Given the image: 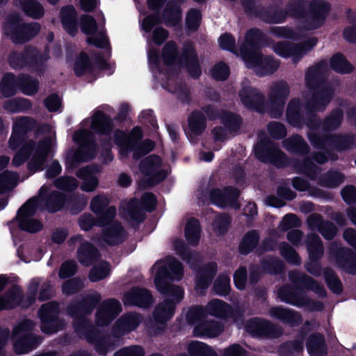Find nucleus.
I'll return each instance as SVG.
<instances>
[{
    "label": "nucleus",
    "mask_w": 356,
    "mask_h": 356,
    "mask_svg": "<svg viewBox=\"0 0 356 356\" xmlns=\"http://www.w3.org/2000/svg\"><path fill=\"white\" fill-rule=\"evenodd\" d=\"M33 325L31 321L24 320L14 329L13 338L14 348L17 353H26L35 348L40 342V339L31 334Z\"/></svg>",
    "instance_id": "423d86ee"
},
{
    "label": "nucleus",
    "mask_w": 356,
    "mask_h": 356,
    "mask_svg": "<svg viewBox=\"0 0 356 356\" xmlns=\"http://www.w3.org/2000/svg\"><path fill=\"white\" fill-rule=\"evenodd\" d=\"M307 249L309 257L312 259H316L323 254V247L318 236L314 234L308 236Z\"/></svg>",
    "instance_id": "a19ab883"
},
{
    "label": "nucleus",
    "mask_w": 356,
    "mask_h": 356,
    "mask_svg": "<svg viewBox=\"0 0 356 356\" xmlns=\"http://www.w3.org/2000/svg\"><path fill=\"white\" fill-rule=\"evenodd\" d=\"M216 272V265L213 264L200 272L195 282V289L197 292L202 293L204 289L208 287Z\"/></svg>",
    "instance_id": "cd10ccee"
},
{
    "label": "nucleus",
    "mask_w": 356,
    "mask_h": 356,
    "mask_svg": "<svg viewBox=\"0 0 356 356\" xmlns=\"http://www.w3.org/2000/svg\"><path fill=\"white\" fill-rule=\"evenodd\" d=\"M18 220L21 229L31 233L38 232L42 228V225L39 220L30 217L18 218Z\"/></svg>",
    "instance_id": "de8ad7c7"
},
{
    "label": "nucleus",
    "mask_w": 356,
    "mask_h": 356,
    "mask_svg": "<svg viewBox=\"0 0 356 356\" xmlns=\"http://www.w3.org/2000/svg\"><path fill=\"white\" fill-rule=\"evenodd\" d=\"M284 146L290 152H305L307 149V145L300 136H294L285 140Z\"/></svg>",
    "instance_id": "8fccbe9b"
},
{
    "label": "nucleus",
    "mask_w": 356,
    "mask_h": 356,
    "mask_svg": "<svg viewBox=\"0 0 356 356\" xmlns=\"http://www.w3.org/2000/svg\"><path fill=\"white\" fill-rule=\"evenodd\" d=\"M152 301L149 292L143 289H132L127 292L123 298V302L126 305H136L147 307Z\"/></svg>",
    "instance_id": "a211bd4d"
},
{
    "label": "nucleus",
    "mask_w": 356,
    "mask_h": 356,
    "mask_svg": "<svg viewBox=\"0 0 356 356\" xmlns=\"http://www.w3.org/2000/svg\"><path fill=\"white\" fill-rule=\"evenodd\" d=\"M230 219L227 215L218 216L212 224V227L216 234H223L227 232Z\"/></svg>",
    "instance_id": "864d4df0"
},
{
    "label": "nucleus",
    "mask_w": 356,
    "mask_h": 356,
    "mask_svg": "<svg viewBox=\"0 0 356 356\" xmlns=\"http://www.w3.org/2000/svg\"><path fill=\"white\" fill-rule=\"evenodd\" d=\"M228 309V305L220 300L211 301L207 307V312L211 315L216 316H224Z\"/></svg>",
    "instance_id": "09e8293b"
},
{
    "label": "nucleus",
    "mask_w": 356,
    "mask_h": 356,
    "mask_svg": "<svg viewBox=\"0 0 356 356\" xmlns=\"http://www.w3.org/2000/svg\"><path fill=\"white\" fill-rule=\"evenodd\" d=\"M57 188L64 191H72L77 188L78 183L75 178L65 177L57 179L55 181Z\"/></svg>",
    "instance_id": "0e129e2a"
},
{
    "label": "nucleus",
    "mask_w": 356,
    "mask_h": 356,
    "mask_svg": "<svg viewBox=\"0 0 356 356\" xmlns=\"http://www.w3.org/2000/svg\"><path fill=\"white\" fill-rule=\"evenodd\" d=\"M92 127L99 133H106L111 128V120L102 113L98 112L92 117Z\"/></svg>",
    "instance_id": "79ce46f5"
},
{
    "label": "nucleus",
    "mask_w": 356,
    "mask_h": 356,
    "mask_svg": "<svg viewBox=\"0 0 356 356\" xmlns=\"http://www.w3.org/2000/svg\"><path fill=\"white\" fill-rule=\"evenodd\" d=\"M175 305L168 300L160 303L155 309L154 318L156 321L163 323L169 320L174 314Z\"/></svg>",
    "instance_id": "c756f323"
},
{
    "label": "nucleus",
    "mask_w": 356,
    "mask_h": 356,
    "mask_svg": "<svg viewBox=\"0 0 356 356\" xmlns=\"http://www.w3.org/2000/svg\"><path fill=\"white\" fill-rule=\"evenodd\" d=\"M19 86L22 91L28 95H33L38 91V82L35 80H30L29 77L22 76L19 78Z\"/></svg>",
    "instance_id": "603ef678"
},
{
    "label": "nucleus",
    "mask_w": 356,
    "mask_h": 356,
    "mask_svg": "<svg viewBox=\"0 0 356 356\" xmlns=\"http://www.w3.org/2000/svg\"><path fill=\"white\" fill-rule=\"evenodd\" d=\"M229 277L226 275L220 276L214 283V289L216 293L219 295L227 294L229 289Z\"/></svg>",
    "instance_id": "4d7b16f0"
},
{
    "label": "nucleus",
    "mask_w": 356,
    "mask_h": 356,
    "mask_svg": "<svg viewBox=\"0 0 356 356\" xmlns=\"http://www.w3.org/2000/svg\"><path fill=\"white\" fill-rule=\"evenodd\" d=\"M31 106L29 100L26 99H13L5 104V108L10 112H16L18 111L26 109Z\"/></svg>",
    "instance_id": "6e6d98bb"
},
{
    "label": "nucleus",
    "mask_w": 356,
    "mask_h": 356,
    "mask_svg": "<svg viewBox=\"0 0 356 356\" xmlns=\"http://www.w3.org/2000/svg\"><path fill=\"white\" fill-rule=\"evenodd\" d=\"M239 96L242 104L245 107L261 111L264 97L257 89L245 85L240 91Z\"/></svg>",
    "instance_id": "dca6fc26"
},
{
    "label": "nucleus",
    "mask_w": 356,
    "mask_h": 356,
    "mask_svg": "<svg viewBox=\"0 0 356 356\" xmlns=\"http://www.w3.org/2000/svg\"><path fill=\"white\" fill-rule=\"evenodd\" d=\"M18 176L11 172H6L0 175V193L13 188L17 182Z\"/></svg>",
    "instance_id": "3c124183"
},
{
    "label": "nucleus",
    "mask_w": 356,
    "mask_h": 356,
    "mask_svg": "<svg viewBox=\"0 0 356 356\" xmlns=\"http://www.w3.org/2000/svg\"><path fill=\"white\" fill-rule=\"evenodd\" d=\"M47 191V187L44 186H42L40 189L39 197L29 200L21 207L17 214V218H21L23 217L28 218L33 215L36 211L38 206L40 205L42 201V198L43 193H46Z\"/></svg>",
    "instance_id": "5701e85b"
},
{
    "label": "nucleus",
    "mask_w": 356,
    "mask_h": 356,
    "mask_svg": "<svg viewBox=\"0 0 356 356\" xmlns=\"http://www.w3.org/2000/svg\"><path fill=\"white\" fill-rule=\"evenodd\" d=\"M175 305L168 300L160 303L155 309L154 318L156 321L163 323L169 320L174 314Z\"/></svg>",
    "instance_id": "c85d7f7f"
},
{
    "label": "nucleus",
    "mask_w": 356,
    "mask_h": 356,
    "mask_svg": "<svg viewBox=\"0 0 356 356\" xmlns=\"http://www.w3.org/2000/svg\"><path fill=\"white\" fill-rule=\"evenodd\" d=\"M116 209L110 207L106 211L103 218L98 222L99 225H106L103 232L104 241L109 245H116L123 241L125 233L121 225L116 222L110 223L111 220L115 216Z\"/></svg>",
    "instance_id": "6e6552de"
},
{
    "label": "nucleus",
    "mask_w": 356,
    "mask_h": 356,
    "mask_svg": "<svg viewBox=\"0 0 356 356\" xmlns=\"http://www.w3.org/2000/svg\"><path fill=\"white\" fill-rule=\"evenodd\" d=\"M141 322V317L137 314L123 316L115 325V332L123 334L136 329Z\"/></svg>",
    "instance_id": "4be33fe9"
},
{
    "label": "nucleus",
    "mask_w": 356,
    "mask_h": 356,
    "mask_svg": "<svg viewBox=\"0 0 356 356\" xmlns=\"http://www.w3.org/2000/svg\"><path fill=\"white\" fill-rule=\"evenodd\" d=\"M261 32L259 30L250 31L246 35V42L241 47V54L247 67L252 69L260 76L273 73L279 67V63L270 57H265L258 51L248 53V47H252L259 40Z\"/></svg>",
    "instance_id": "7ed1b4c3"
},
{
    "label": "nucleus",
    "mask_w": 356,
    "mask_h": 356,
    "mask_svg": "<svg viewBox=\"0 0 356 356\" xmlns=\"http://www.w3.org/2000/svg\"><path fill=\"white\" fill-rule=\"evenodd\" d=\"M161 161L159 157L151 155L140 163V170L147 176L150 177V184H154L167 175V171L161 169Z\"/></svg>",
    "instance_id": "f8f14e48"
},
{
    "label": "nucleus",
    "mask_w": 356,
    "mask_h": 356,
    "mask_svg": "<svg viewBox=\"0 0 356 356\" xmlns=\"http://www.w3.org/2000/svg\"><path fill=\"white\" fill-rule=\"evenodd\" d=\"M109 273V264L106 261H101L91 269L89 279L92 282H97L107 277Z\"/></svg>",
    "instance_id": "ea45409f"
},
{
    "label": "nucleus",
    "mask_w": 356,
    "mask_h": 356,
    "mask_svg": "<svg viewBox=\"0 0 356 356\" xmlns=\"http://www.w3.org/2000/svg\"><path fill=\"white\" fill-rule=\"evenodd\" d=\"M97 171L98 168L96 167H86L80 169L77 172V177L83 180V184L81 186L83 191L92 192L96 189L98 185V180L95 177V173Z\"/></svg>",
    "instance_id": "412c9836"
},
{
    "label": "nucleus",
    "mask_w": 356,
    "mask_h": 356,
    "mask_svg": "<svg viewBox=\"0 0 356 356\" xmlns=\"http://www.w3.org/2000/svg\"><path fill=\"white\" fill-rule=\"evenodd\" d=\"M316 44L315 38H311L305 43L299 45H293L289 42H277L274 45L273 50L279 56L284 58L291 57L293 62L296 63Z\"/></svg>",
    "instance_id": "1a4fd4ad"
},
{
    "label": "nucleus",
    "mask_w": 356,
    "mask_h": 356,
    "mask_svg": "<svg viewBox=\"0 0 356 356\" xmlns=\"http://www.w3.org/2000/svg\"><path fill=\"white\" fill-rule=\"evenodd\" d=\"M26 15L33 18L43 15L44 10L42 6L33 0H19Z\"/></svg>",
    "instance_id": "4c0bfd02"
},
{
    "label": "nucleus",
    "mask_w": 356,
    "mask_h": 356,
    "mask_svg": "<svg viewBox=\"0 0 356 356\" xmlns=\"http://www.w3.org/2000/svg\"><path fill=\"white\" fill-rule=\"evenodd\" d=\"M330 10V4L323 0L312 1L310 3V15L307 19V29H314L323 25Z\"/></svg>",
    "instance_id": "ddd939ff"
},
{
    "label": "nucleus",
    "mask_w": 356,
    "mask_h": 356,
    "mask_svg": "<svg viewBox=\"0 0 356 356\" xmlns=\"http://www.w3.org/2000/svg\"><path fill=\"white\" fill-rule=\"evenodd\" d=\"M90 134L86 130H81L74 133L73 139L78 144L81 145L80 148L72 156L68 157V162L85 161L93 157V149L91 144H88Z\"/></svg>",
    "instance_id": "9b49d317"
},
{
    "label": "nucleus",
    "mask_w": 356,
    "mask_h": 356,
    "mask_svg": "<svg viewBox=\"0 0 356 356\" xmlns=\"http://www.w3.org/2000/svg\"><path fill=\"white\" fill-rule=\"evenodd\" d=\"M17 16H14L8 19L4 25L6 33L10 36L14 42H25L35 35L40 30V26L37 23L20 26L17 24Z\"/></svg>",
    "instance_id": "0eeeda50"
},
{
    "label": "nucleus",
    "mask_w": 356,
    "mask_h": 356,
    "mask_svg": "<svg viewBox=\"0 0 356 356\" xmlns=\"http://www.w3.org/2000/svg\"><path fill=\"white\" fill-rule=\"evenodd\" d=\"M177 52L176 45L174 42H168L163 48L162 57L166 65L174 63L177 59Z\"/></svg>",
    "instance_id": "5fc2aeb1"
},
{
    "label": "nucleus",
    "mask_w": 356,
    "mask_h": 356,
    "mask_svg": "<svg viewBox=\"0 0 356 356\" xmlns=\"http://www.w3.org/2000/svg\"><path fill=\"white\" fill-rule=\"evenodd\" d=\"M229 74V67L223 63H218L211 70V75L216 80H225L228 77Z\"/></svg>",
    "instance_id": "338daca9"
},
{
    "label": "nucleus",
    "mask_w": 356,
    "mask_h": 356,
    "mask_svg": "<svg viewBox=\"0 0 356 356\" xmlns=\"http://www.w3.org/2000/svg\"><path fill=\"white\" fill-rule=\"evenodd\" d=\"M298 284L300 286L307 287L311 289L313 291H315L316 293L319 294H322L323 293V289L322 287L315 282L312 278L307 277L300 275L298 280Z\"/></svg>",
    "instance_id": "69168bd1"
},
{
    "label": "nucleus",
    "mask_w": 356,
    "mask_h": 356,
    "mask_svg": "<svg viewBox=\"0 0 356 356\" xmlns=\"http://www.w3.org/2000/svg\"><path fill=\"white\" fill-rule=\"evenodd\" d=\"M258 234L252 231L248 232L243 238L240 245L239 250L241 253L247 254L250 252L256 246L258 243Z\"/></svg>",
    "instance_id": "c03bdc74"
},
{
    "label": "nucleus",
    "mask_w": 356,
    "mask_h": 356,
    "mask_svg": "<svg viewBox=\"0 0 356 356\" xmlns=\"http://www.w3.org/2000/svg\"><path fill=\"white\" fill-rule=\"evenodd\" d=\"M289 94V86L283 81L274 83L270 90L268 99L269 103L271 106H276L278 110H280L284 101ZM270 114L276 118L280 115V111L277 112L270 111Z\"/></svg>",
    "instance_id": "4468645a"
},
{
    "label": "nucleus",
    "mask_w": 356,
    "mask_h": 356,
    "mask_svg": "<svg viewBox=\"0 0 356 356\" xmlns=\"http://www.w3.org/2000/svg\"><path fill=\"white\" fill-rule=\"evenodd\" d=\"M33 122L27 118L17 120L13 125V131L9 140L10 149H15L22 143L23 134L32 128Z\"/></svg>",
    "instance_id": "aec40b11"
},
{
    "label": "nucleus",
    "mask_w": 356,
    "mask_h": 356,
    "mask_svg": "<svg viewBox=\"0 0 356 356\" xmlns=\"http://www.w3.org/2000/svg\"><path fill=\"white\" fill-rule=\"evenodd\" d=\"M97 255V250L87 242L83 243L78 250L79 261L85 266H88Z\"/></svg>",
    "instance_id": "c9c22d12"
},
{
    "label": "nucleus",
    "mask_w": 356,
    "mask_h": 356,
    "mask_svg": "<svg viewBox=\"0 0 356 356\" xmlns=\"http://www.w3.org/2000/svg\"><path fill=\"white\" fill-rule=\"evenodd\" d=\"M6 284V278L0 276V292ZM21 294L18 287L14 286L3 296H0V310L11 309L17 306L20 301Z\"/></svg>",
    "instance_id": "6ab92c4d"
},
{
    "label": "nucleus",
    "mask_w": 356,
    "mask_h": 356,
    "mask_svg": "<svg viewBox=\"0 0 356 356\" xmlns=\"http://www.w3.org/2000/svg\"><path fill=\"white\" fill-rule=\"evenodd\" d=\"M129 216L136 222H140L144 219V213L138 207V201L134 200L130 201L127 207Z\"/></svg>",
    "instance_id": "bf43d9fd"
},
{
    "label": "nucleus",
    "mask_w": 356,
    "mask_h": 356,
    "mask_svg": "<svg viewBox=\"0 0 356 356\" xmlns=\"http://www.w3.org/2000/svg\"><path fill=\"white\" fill-rule=\"evenodd\" d=\"M181 18V10L177 3L174 1H169L163 13L165 23L168 26H173L177 24Z\"/></svg>",
    "instance_id": "a878e982"
},
{
    "label": "nucleus",
    "mask_w": 356,
    "mask_h": 356,
    "mask_svg": "<svg viewBox=\"0 0 356 356\" xmlns=\"http://www.w3.org/2000/svg\"><path fill=\"white\" fill-rule=\"evenodd\" d=\"M141 137V130L136 127L131 135L127 137L123 132L118 131L115 133V143L120 147V152L126 154L129 151L134 152L133 156L136 159L147 154L154 148V143L150 140H145L140 143H136Z\"/></svg>",
    "instance_id": "20e7f679"
},
{
    "label": "nucleus",
    "mask_w": 356,
    "mask_h": 356,
    "mask_svg": "<svg viewBox=\"0 0 356 356\" xmlns=\"http://www.w3.org/2000/svg\"><path fill=\"white\" fill-rule=\"evenodd\" d=\"M331 67L339 73H348L352 70V65L341 54L333 56L330 60Z\"/></svg>",
    "instance_id": "37998d69"
},
{
    "label": "nucleus",
    "mask_w": 356,
    "mask_h": 356,
    "mask_svg": "<svg viewBox=\"0 0 356 356\" xmlns=\"http://www.w3.org/2000/svg\"><path fill=\"white\" fill-rule=\"evenodd\" d=\"M238 195L239 191L234 188H226L223 191L220 189H213L210 192L211 202L221 207L238 208L239 206L236 202Z\"/></svg>",
    "instance_id": "2eb2a0df"
},
{
    "label": "nucleus",
    "mask_w": 356,
    "mask_h": 356,
    "mask_svg": "<svg viewBox=\"0 0 356 356\" xmlns=\"http://www.w3.org/2000/svg\"><path fill=\"white\" fill-rule=\"evenodd\" d=\"M145 352L140 346H131L115 353L114 356H145Z\"/></svg>",
    "instance_id": "052dcab7"
},
{
    "label": "nucleus",
    "mask_w": 356,
    "mask_h": 356,
    "mask_svg": "<svg viewBox=\"0 0 356 356\" xmlns=\"http://www.w3.org/2000/svg\"><path fill=\"white\" fill-rule=\"evenodd\" d=\"M53 143V139L51 138H47L38 143L33 141L26 143L14 156L12 164L19 166L29 159L28 167L30 170H42Z\"/></svg>",
    "instance_id": "f03ea898"
},
{
    "label": "nucleus",
    "mask_w": 356,
    "mask_h": 356,
    "mask_svg": "<svg viewBox=\"0 0 356 356\" xmlns=\"http://www.w3.org/2000/svg\"><path fill=\"white\" fill-rule=\"evenodd\" d=\"M300 102L298 99H293L290 102L287 109V120L293 125H296V118L299 116Z\"/></svg>",
    "instance_id": "e2e57ef3"
},
{
    "label": "nucleus",
    "mask_w": 356,
    "mask_h": 356,
    "mask_svg": "<svg viewBox=\"0 0 356 356\" xmlns=\"http://www.w3.org/2000/svg\"><path fill=\"white\" fill-rule=\"evenodd\" d=\"M19 86V79H16L11 74H6L1 81V90L6 97L12 96L15 92V86Z\"/></svg>",
    "instance_id": "58836bf2"
},
{
    "label": "nucleus",
    "mask_w": 356,
    "mask_h": 356,
    "mask_svg": "<svg viewBox=\"0 0 356 356\" xmlns=\"http://www.w3.org/2000/svg\"><path fill=\"white\" fill-rule=\"evenodd\" d=\"M188 350L192 356H217V354L205 343L193 341L188 345Z\"/></svg>",
    "instance_id": "e433bc0d"
},
{
    "label": "nucleus",
    "mask_w": 356,
    "mask_h": 356,
    "mask_svg": "<svg viewBox=\"0 0 356 356\" xmlns=\"http://www.w3.org/2000/svg\"><path fill=\"white\" fill-rule=\"evenodd\" d=\"M280 252L282 255L289 261L298 264L300 263L299 257L295 250L286 243L280 245Z\"/></svg>",
    "instance_id": "774afa93"
},
{
    "label": "nucleus",
    "mask_w": 356,
    "mask_h": 356,
    "mask_svg": "<svg viewBox=\"0 0 356 356\" xmlns=\"http://www.w3.org/2000/svg\"><path fill=\"white\" fill-rule=\"evenodd\" d=\"M332 94L330 91L325 90L318 93L309 103V106H312L314 110L320 111L324 108L325 106L331 99Z\"/></svg>",
    "instance_id": "49530a36"
},
{
    "label": "nucleus",
    "mask_w": 356,
    "mask_h": 356,
    "mask_svg": "<svg viewBox=\"0 0 356 356\" xmlns=\"http://www.w3.org/2000/svg\"><path fill=\"white\" fill-rule=\"evenodd\" d=\"M201 21V14L197 10L191 9L188 11L186 15V26L189 30H196Z\"/></svg>",
    "instance_id": "13d9d810"
},
{
    "label": "nucleus",
    "mask_w": 356,
    "mask_h": 356,
    "mask_svg": "<svg viewBox=\"0 0 356 356\" xmlns=\"http://www.w3.org/2000/svg\"><path fill=\"white\" fill-rule=\"evenodd\" d=\"M307 350L311 356H325L327 353L321 335H314L309 338Z\"/></svg>",
    "instance_id": "7c9ffc66"
},
{
    "label": "nucleus",
    "mask_w": 356,
    "mask_h": 356,
    "mask_svg": "<svg viewBox=\"0 0 356 356\" xmlns=\"http://www.w3.org/2000/svg\"><path fill=\"white\" fill-rule=\"evenodd\" d=\"M60 15L64 29L70 35H74L77 31L75 9L73 7L65 8L62 9Z\"/></svg>",
    "instance_id": "393cba45"
},
{
    "label": "nucleus",
    "mask_w": 356,
    "mask_h": 356,
    "mask_svg": "<svg viewBox=\"0 0 356 356\" xmlns=\"http://www.w3.org/2000/svg\"><path fill=\"white\" fill-rule=\"evenodd\" d=\"M187 318L195 323L193 330L196 337H214L220 334L222 327L217 322L207 320L206 312L201 307L191 308L187 314Z\"/></svg>",
    "instance_id": "39448f33"
},
{
    "label": "nucleus",
    "mask_w": 356,
    "mask_h": 356,
    "mask_svg": "<svg viewBox=\"0 0 356 356\" xmlns=\"http://www.w3.org/2000/svg\"><path fill=\"white\" fill-rule=\"evenodd\" d=\"M256 156L261 161L267 162H275V158L281 157L282 153L277 149H268L266 154L263 150V145L261 143L257 144L254 149Z\"/></svg>",
    "instance_id": "a18cd8bd"
},
{
    "label": "nucleus",
    "mask_w": 356,
    "mask_h": 356,
    "mask_svg": "<svg viewBox=\"0 0 356 356\" xmlns=\"http://www.w3.org/2000/svg\"><path fill=\"white\" fill-rule=\"evenodd\" d=\"M190 135L197 136L205 128V118L202 113L197 111L192 113L188 119Z\"/></svg>",
    "instance_id": "72a5a7b5"
},
{
    "label": "nucleus",
    "mask_w": 356,
    "mask_h": 356,
    "mask_svg": "<svg viewBox=\"0 0 356 356\" xmlns=\"http://www.w3.org/2000/svg\"><path fill=\"white\" fill-rule=\"evenodd\" d=\"M270 316L278 318L292 325L300 321V316L296 312L281 307H273L269 311Z\"/></svg>",
    "instance_id": "bb28decb"
},
{
    "label": "nucleus",
    "mask_w": 356,
    "mask_h": 356,
    "mask_svg": "<svg viewBox=\"0 0 356 356\" xmlns=\"http://www.w3.org/2000/svg\"><path fill=\"white\" fill-rule=\"evenodd\" d=\"M184 60L188 65V69L190 74L194 76L197 77L200 74V69L198 66L197 61V56L196 54L193 51V48L191 45L188 47L184 51V53L181 58V61Z\"/></svg>",
    "instance_id": "473e14b6"
},
{
    "label": "nucleus",
    "mask_w": 356,
    "mask_h": 356,
    "mask_svg": "<svg viewBox=\"0 0 356 356\" xmlns=\"http://www.w3.org/2000/svg\"><path fill=\"white\" fill-rule=\"evenodd\" d=\"M58 308L57 304L49 302L43 305L39 310L41 320V328L43 332L53 334L58 331L57 315Z\"/></svg>",
    "instance_id": "9d476101"
},
{
    "label": "nucleus",
    "mask_w": 356,
    "mask_h": 356,
    "mask_svg": "<svg viewBox=\"0 0 356 356\" xmlns=\"http://www.w3.org/2000/svg\"><path fill=\"white\" fill-rule=\"evenodd\" d=\"M185 236L191 244H196L200 238V227L196 219L188 220L185 227Z\"/></svg>",
    "instance_id": "f704fd0d"
},
{
    "label": "nucleus",
    "mask_w": 356,
    "mask_h": 356,
    "mask_svg": "<svg viewBox=\"0 0 356 356\" xmlns=\"http://www.w3.org/2000/svg\"><path fill=\"white\" fill-rule=\"evenodd\" d=\"M278 295L282 301L298 307L305 305L307 302V298L302 293L294 292L288 287L281 289Z\"/></svg>",
    "instance_id": "b1692460"
},
{
    "label": "nucleus",
    "mask_w": 356,
    "mask_h": 356,
    "mask_svg": "<svg viewBox=\"0 0 356 356\" xmlns=\"http://www.w3.org/2000/svg\"><path fill=\"white\" fill-rule=\"evenodd\" d=\"M121 312L120 302L116 300L105 301L97 313V322L99 325L110 323Z\"/></svg>",
    "instance_id": "f3484780"
},
{
    "label": "nucleus",
    "mask_w": 356,
    "mask_h": 356,
    "mask_svg": "<svg viewBox=\"0 0 356 356\" xmlns=\"http://www.w3.org/2000/svg\"><path fill=\"white\" fill-rule=\"evenodd\" d=\"M108 198L104 195H97L91 201L90 207L95 213H100L108 204Z\"/></svg>",
    "instance_id": "680f3d73"
},
{
    "label": "nucleus",
    "mask_w": 356,
    "mask_h": 356,
    "mask_svg": "<svg viewBox=\"0 0 356 356\" xmlns=\"http://www.w3.org/2000/svg\"><path fill=\"white\" fill-rule=\"evenodd\" d=\"M245 329L254 336H262L269 334L270 324L265 321L252 319L246 323Z\"/></svg>",
    "instance_id": "2f4dec72"
},
{
    "label": "nucleus",
    "mask_w": 356,
    "mask_h": 356,
    "mask_svg": "<svg viewBox=\"0 0 356 356\" xmlns=\"http://www.w3.org/2000/svg\"><path fill=\"white\" fill-rule=\"evenodd\" d=\"M155 273L154 284L161 293L173 298L176 302L183 298V291L179 286L169 284L170 280H179L183 277V267L181 263L174 259L167 258L157 261L153 266Z\"/></svg>",
    "instance_id": "f257e3e1"
}]
</instances>
